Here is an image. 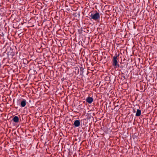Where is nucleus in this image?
Segmentation results:
<instances>
[{
  "instance_id": "1",
  "label": "nucleus",
  "mask_w": 157,
  "mask_h": 157,
  "mask_svg": "<svg viewBox=\"0 0 157 157\" xmlns=\"http://www.w3.org/2000/svg\"><path fill=\"white\" fill-rule=\"evenodd\" d=\"M89 15L90 16V18L91 20L92 19L95 21H97L100 18L99 13L96 11L90 13Z\"/></svg>"
},
{
  "instance_id": "3",
  "label": "nucleus",
  "mask_w": 157,
  "mask_h": 157,
  "mask_svg": "<svg viewBox=\"0 0 157 157\" xmlns=\"http://www.w3.org/2000/svg\"><path fill=\"white\" fill-rule=\"evenodd\" d=\"M27 102L26 100L24 99H22L21 101V106L22 107H25L26 104Z\"/></svg>"
},
{
  "instance_id": "6",
  "label": "nucleus",
  "mask_w": 157,
  "mask_h": 157,
  "mask_svg": "<svg viewBox=\"0 0 157 157\" xmlns=\"http://www.w3.org/2000/svg\"><path fill=\"white\" fill-rule=\"evenodd\" d=\"M13 120L14 121V122L16 123H17L19 121V119L17 116H15L13 117Z\"/></svg>"
},
{
  "instance_id": "8",
  "label": "nucleus",
  "mask_w": 157,
  "mask_h": 157,
  "mask_svg": "<svg viewBox=\"0 0 157 157\" xmlns=\"http://www.w3.org/2000/svg\"><path fill=\"white\" fill-rule=\"evenodd\" d=\"M83 70H84L83 68V67H81L80 68V71H83Z\"/></svg>"
},
{
  "instance_id": "4",
  "label": "nucleus",
  "mask_w": 157,
  "mask_h": 157,
  "mask_svg": "<svg viewBox=\"0 0 157 157\" xmlns=\"http://www.w3.org/2000/svg\"><path fill=\"white\" fill-rule=\"evenodd\" d=\"M93 101V99L90 97H87L86 99V101L89 104H91Z\"/></svg>"
},
{
  "instance_id": "7",
  "label": "nucleus",
  "mask_w": 157,
  "mask_h": 157,
  "mask_svg": "<svg viewBox=\"0 0 157 157\" xmlns=\"http://www.w3.org/2000/svg\"><path fill=\"white\" fill-rule=\"evenodd\" d=\"M141 113V110L139 109H137V112L136 114V117L140 116Z\"/></svg>"
},
{
  "instance_id": "2",
  "label": "nucleus",
  "mask_w": 157,
  "mask_h": 157,
  "mask_svg": "<svg viewBox=\"0 0 157 157\" xmlns=\"http://www.w3.org/2000/svg\"><path fill=\"white\" fill-rule=\"evenodd\" d=\"M119 55L116 53L113 57L112 60V65L115 68L118 67H119V64L118 63L117 58L118 57Z\"/></svg>"
},
{
  "instance_id": "5",
  "label": "nucleus",
  "mask_w": 157,
  "mask_h": 157,
  "mask_svg": "<svg viewBox=\"0 0 157 157\" xmlns=\"http://www.w3.org/2000/svg\"><path fill=\"white\" fill-rule=\"evenodd\" d=\"M74 125L76 127H78L80 125V122L79 120H76L75 121Z\"/></svg>"
}]
</instances>
